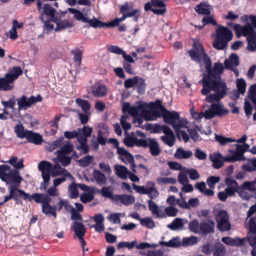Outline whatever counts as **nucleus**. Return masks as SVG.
I'll return each instance as SVG.
<instances>
[{
  "label": "nucleus",
  "mask_w": 256,
  "mask_h": 256,
  "mask_svg": "<svg viewBox=\"0 0 256 256\" xmlns=\"http://www.w3.org/2000/svg\"><path fill=\"white\" fill-rule=\"evenodd\" d=\"M188 52L192 60L200 64L202 62L205 64L208 74L203 78V88L201 92L203 95L207 96L206 101L208 102L220 101L226 94L227 90L226 84L220 76L224 70L223 64L214 63L212 70L210 59L198 42H194L192 48Z\"/></svg>",
  "instance_id": "1"
},
{
  "label": "nucleus",
  "mask_w": 256,
  "mask_h": 256,
  "mask_svg": "<svg viewBox=\"0 0 256 256\" xmlns=\"http://www.w3.org/2000/svg\"><path fill=\"white\" fill-rule=\"evenodd\" d=\"M216 102V103L212 102L210 107L204 112H198L194 108L190 110V112L194 119L198 122L201 120L202 118L206 120H210L216 116H222L227 114L228 110L220 102Z\"/></svg>",
  "instance_id": "2"
},
{
  "label": "nucleus",
  "mask_w": 256,
  "mask_h": 256,
  "mask_svg": "<svg viewBox=\"0 0 256 256\" xmlns=\"http://www.w3.org/2000/svg\"><path fill=\"white\" fill-rule=\"evenodd\" d=\"M22 74L20 66H14L10 70L4 78H0V90H10L14 88V82Z\"/></svg>",
  "instance_id": "3"
},
{
  "label": "nucleus",
  "mask_w": 256,
  "mask_h": 256,
  "mask_svg": "<svg viewBox=\"0 0 256 256\" xmlns=\"http://www.w3.org/2000/svg\"><path fill=\"white\" fill-rule=\"evenodd\" d=\"M31 198L36 202L42 204V211L43 214L48 216H52L56 218V206H50L52 198L50 197L43 193H34L32 194Z\"/></svg>",
  "instance_id": "4"
},
{
  "label": "nucleus",
  "mask_w": 256,
  "mask_h": 256,
  "mask_svg": "<svg viewBox=\"0 0 256 256\" xmlns=\"http://www.w3.org/2000/svg\"><path fill=\"white\" fill-rule=\"evenodd\" d=\"M232 38V33L228 28L218 26L216 30V37L213 42V46L217 50L225 48L228 42Z\"/></svg>",
  "instance_id": "5"
},
{
  "label": "nucleus",
  "mask_w": 256,
  "mask_h": 256,
  "mask_svg": "<svg viewBox=\"0 0 256 256\" xmlns=\"http://www.w3.org/2000/svg\"><path fill=\"white\" fill-rule=\"evenodd\" d=\"M163 120L165 123L170 124L174 130H178V128H187V120L180 118L179 114L175 111L164 110Z\"/></svg>",
  "instance_id": "6"
},
{
  "label": "nucleus",
  "mask_w": 256,
  "mask_h": 256,
  "mask_svg": "<svg viewBox=\"0 0 256 256\" xmlns=\"http://www.w3.org/2000/svg\"><path fill=\"white\" fill-rule=\"evenodd\" d=\"M247 136L244 135L240 138L236 140L234 142L238 143H244L242 144H236V150H230L231 159L226 158L225 160H256V159H246L244 156V152L248 151L250 148V146L245 143L246 140Z\"/></svg>",
  "instance_id": "7"
},
{
  "label": "nucleus",
  "mask_w": 256,
  "mask_h": 256,
  "mask_svg": "<svg viewBox=\"0 0 256 256\" xmlns=\"http://www.w3.org/2000/svg\"><path fill=\"white\" fill-rule=\"evenodd\" d=\"M68 10L70 13L74 14V17L77 20L84 23H88L92 28H101L105 27L106 25L105 22L98 20L96 18H94L92 19H88L86 15L76 8H68Z\"/></svg>",
  "instance_id": "8"
},
{
  "label": "nucleus",
  "mask_w": 256,
  "mask_h": 256,
  "mask_svg": "<svg viewBox=\"0 0 256 256\" xmlns=\"http://www.w3.org/2000/svg\"><path fill=\"white\" fill-rule=\"evenodd\" d=\"M238 38L242 36L246 37L248 42L247 49L250 52H254L256 50V32L248 28H241L239 27L238 32H236Z\"/></svg>",
  "instance_id": "9"
},
{
  "label": "nucleus",
  "mask_w": 256,
  "mask_h": 256,
  "mask_svg": "<svg viewBox=\"0 0 256 256\" xmlns=\"http://www.w3.org/2000/svg\"><path fill=\"white\" fill-rule=\"evenodd\" d=\"M92 128L90 127L84 126L82 129H78V132H81L82 136H80L78 137V142L79 144L76 146V148L84 154H86L88 152L89 148L87 144V138L91 136Z\"/></svg>",
  "instance_id": "10"
},
{
  "label": "nucleus",
  "mask_w": 256,
  "mask_h": 256,
  "mask_svg": "<svg viewBox=\"0 0 256 256\" xmlns=\"http://www.w3.org/2000/svg\"><path fill=\"white\" fill-rule=\"evenodd\" d=\"M52 168L50 162L41 161L38 165V170L42 172L43 182H41L40 188L41 190H45L49 184L50 180V170Z\"/></svg>",
  "instance_id": "11"
},
{
  "label": "nucleus",
  "mask_w": 256,
  "mask_h": 256,
  "mask_svg": "<svg viewBox=\"0 0 256 256\" xmlns=\"http://www.w3.org/2000/svg\"><path fill=\"white\" fill-rule=\"evenodd\" d=\"M58 160H71L78 158L76 152L74 151V146L70 142L64 144L62 148L56 152Z\"/></svg>",
  "instance_id": "12"
},
{
  "label": "nucleus",
  "mask_w": 256,
  "mask_h": 256,
  "mask_svg": "<svg viewBox=\"0 0 256 256\" xmlns=\"http://www.w3.org/2000/svg\"><path fill=\"white\" fill-rule=\"evenodd\" d=\"M134 189L138 193L148 194L150 199H155L159 195L158 191L155 187V184L152 181L148 182L146 187L132 184Z\"/></svg>",
  "instance_id": "13"
},
{
  "label": "nucleus",
  "mask_w": 256,
  "mask_h": 256,
  "mask_svg": "<svg viewBox=\"0 0 256 256\" xmlns=\"http://www.w3.org/2000/svg\"><path fill=\"white\" fill-rule=\"evenodd\" d=\"M155 132L157 133H160L162 132L165 134L164 136L160 137L162 142L170 146H172L174 145L176 138L172 130L166 125L156 126Z\"/></svg>",
  "instance_id": "14"
},
{
  "label": "nucleus",
  "mask_w": 256,
  "mask_h": 256,
  "mask_svg": "<svg viewBox=\"0 0 256 256\" xmlns=\"http://www.w3.org/2000/svg\"><path fill=\"white\" fill-rule=\"evenodd\" d=\"M216 220L217 222V228L219 230L227 232L231 229V224L226 211L220 210L216 216Z\"/></svg>",
  "instance_id": "15"
},
{
  "label": "nucleus",
  "mask_w": 256,
  "mask_h": 256,
  "mask_svg": "<svg viewBox=\"0 0 256 256\" xmlns=\"http://www.w3.org/2000/svg\"><path fill=\"white\" fill-rule=\"evenodd\" d=\"M145 104L141 102H138L134 106H131L128 102H124L122 107V112H128L130 116L136 117L142 116Z\"/></svg>",
  "instance_id": "16"
},
{
  "label": "nucleus",
  "mask_w": 256,
  "mask_h": 256,
  "mask_svg": "<svg viewBox=\"0 0 256 256\" xmlns=\"http://www.w3.org/2000/svg\"><path fill=\"white\" fill-rule=\"evenodd\" d=\"M42 97L39 94L37 95L36 96H32L28 98L23 95L16 99L18 110H26L28 108H30L32 105L36 102H42Z\"/></svg>",
  "instance_id": "17"
},
{
  "label": "nucleus",
  "mask_w": 256,
  "mask_h": 256,
  "mask_svg": "<svg viewBox=\"0 0 256 256\" xmlns=\"http://www.w3.org/2000/svg\"><path fill=\"white\" fill-rule=\"evenodd\" d=\"M8 190L10 194L13 196L12 199L14 200L16 204H18V198H22L24 200H28L32 201V194L26 192L24 190L18 188L17 186H11L8 188Z\"/></svg>",
  "instance_id": "18"
},
{
  "label": "nucleus",
  "mask_w": 256,
  "mask_h": 256,
  "mask_svg": "<svg viewBox=\"0 0 256 256\" xmlns=\"http://www.w3.org/2000/svg\"><path fill=\"white\" fill-rule=\"evenodd\" d=\"M37 5L38 10L41 13V16H40V20L42 22H44V14L50 16V18H54L55 10L49 4H46L44 5V7L42 8V4L40 0H38L37 2Z\"/></svg>",
  "instance_id": "19"
},
{
  "label": "nucleus",
  "mask_w": 256,
  "mask_h": 256,
  "mask_svg": "<svg viewBox=\"0 0 256 256\" xmlns=\"http://www.w3.org/2000/svg\"><path fill=\"white\" fill-rule=\"evenodd\" d=\"M215 222L210 219L202 220L200 224V230L202 234H208L214 232Z\"/></svg>",
  "instance_id": "20"
},
{
  "label": "nucleus",
  "mask_w": 256,
  "mask_h": 256,
  "mask_svg": "<svg viewBox=\"0 0 256 256\" xmlns=\"http://www.w3.org/2000/svg\"><path fill=\"white\" fill-rule=\"evenodd\" d=\"M244 20L246 22V24L244 26L240 24H236L234 26V30L236 32H238L239 27L241 28H248L254 30L256 28V16H242Z\"/></svg>",
  "instance_id": "21"
},
{
  "label": "nucleus",
  "mask_w": 256,
  "mask_h": 256,
  "mask_svg": "<svg viewBox=\"0 0 256 256\" xmlns=\"http://www.w3.org/2000/svg\"><path fill=\"white\" fill-rule=\"evenodd\" d=\"M50 163L52 166L50 170V176L51 175L52 177H55L63 174L65 176H68L70 179L73 178L72 175L66 169L62 168L60 164L56 163L52 166L50 162Z\"/></svg>",
  "instance_id": "22"
},
{
  "label": "nucleus",
  "mask_w": 256,
  "mask_h": 256,
  "mask_svg": "<svg viewBox=\"0 0 256 256\" xmlns=\"http://www.w3.org/2000/svg\"><path fill=\"white\" fill-rule=\"evenodd\" d=\"M188 222L186 218H176L173 221L167 226V227L172 230H182L184 229V224Z\"/></svg>",
  "instance_id": "23"
},
{
  "label": "nucleus",
  "mask_w": 256,
  "mask_h": 256,
  "mask_svg": "<svg viewBox=\"0 0 256 256\" xmlns=\"http://www.w3.org/2000/svg\"><path fill=\"white\" fill-rule=\"evenodd\" d=\"M154 9L152 12L157 15H163L166 12V4L162 0H151Z\"/></svg>",
  "instance_id": "24"
},
{
  "label": "nucleus",
  "mask_w": 256,
  "mask_h": 256,
  "mask_svg": "<svg viewBox=\"0 0 256 256\" xmlns=\"http://www.w3.org/2000/svg\"><path fill=\"white\" fill-rule=\"evenodd\" d=\"M8 180H10L13 184H16L18 186L23 180L22 178L20 175V172L18 170H11L10 169L6 178V182Z\"/></svg>",
  "instance_id": "25"
},
{
  "label": "nucleus",
  "mask_w": 256,
  "mask_h": 256,
  "mask_svg": "<svg viewBox=\"0 0 256 256\" xmlns=\"http://www.w3.org/2000/svg\"><path fill=\"white\" fill-rule=\"evenodd\" d=\"M107 88L100 82L96 83L92 86V93L96 97H102L106 94Z\"/></svg>",
  "instance_id": "26"
},
{
  "label": "nucleus",
  "mask_w": 256,
  "mask_h": 256,
  "mask_svg": "<svg viewBox=\"0 0 256 256\" xmlns=\"http://www.w3.org/2000/svg\"><path fill=\"white\" fill-rule=\"evenodd\" d=\"M224 64L226 68L228 70L237 66L239 64L238 56L236 54H231L228 59L224 60Z\"/></svg>",
  "instance_id": "27"
},
{
  "label": "nucleus",
  "mask_w": 256,
  "mask_h": 256,
  "mask_svg": "<svg viewBox=\"0 0 256 256\" xmlns=\"http://www.w3.org/2000/svg\"><path fill=\"white\" fill-rule=\"evenodd\" d=\"M26 138L28 142L38 145L41 144L42 141L41 135L30 130L27 132Z\"/></svg>",
  "instance_id": "28"
},
{
  "label": "nucleus",
  "mask_w": 256,
  "mask_h": 256,
  "mask_svg": "<svg viewBox=\"0 0 256 256\" xmlns=\"http://www.w3.org/2000/svg\"><path fill=\"white\" fill-rule=\"evenodd\" d=\"M72 228L73 230L78 238L84 236L86 233V229L82 222L78 221L74 222Z\"/></svg>",
  "instance_id": "29"
},
{
  "label": "nucleus",
  "mask_w": 256,
  "mask_h": 256,
  "mask_svg": "<svg viewBox=\"0 0 256 256\" xmlns=\"http://www.w3.org/2000/svg\"><path fill=\"white\" fill-rule=\"evenodd\" d=\"M152 200L148 201L149 210L152 212V214H156L157 218H166V214L163 212H160L158 206Z\"/></svg>",
  "instance_id": "30"
},
{
  "label": "nucleus",
  "mask_w": 256,
  "mask_h": 256,
  "mask_svg": "<svg viewBox=\"0 0 256 256\" xmlns=\"http://www.w3.org/2000/svg\"><path fill=\"white\" fill-rule=\"evenodd\" d=\"M192 156V152L190 150H185L183 148H178L176 150L174 156L178 159H188Z\"/></svg>",
  "instance_id": "31"
},
{
  "label": "nucleus",
  "mask_w": 256,
  "mask_h": 256,
  "mask_svg": "<svg viewBox=\"0 0 256 256\" xmlns=\"http://www.w3.org/2000/svg\"><path fill=\"white\" fill-rule=\"evenodd\" d=\"M100 130L98 136V142L102 145L106 144V138L102 136V134H108V127L104 124L99 125Z\"/></svg>",
  "instance_id": "32"
},
{
  "label": "nucleus",
  "mask_w": 256,
  "mask_h": 256,
  "mask_svg": "<svg viewBox=\"0 0 256 256\" xmlns=\"http://www.w3.org/2000/svg\"><path fill=\"white\" fill-rule=\"evenodd\" d=\"M212 7L206 2H201L194 7L195 10L199 14H208L210 12Z\"/></svg>",
  "instance_id": "33"
},
{
  "label": "nucleus",
  "mask_w": 256,
  "mask_h": 256,
  "mask_svg": "<svg viewBox=\"0 0 256 256\" xmlns=\"http://www.w3.org/2000/svg\"><path fill=\"white\" fill-rule=\"evenodd\" d=\"M116 196L118 200L126 206L133 204L135 201L134 197L130 194H120L117 195Z\"/></svg>",
  "instance_id": "34"
},
{
  "label": "nucleus",
  "mask_w": 256,
  "mask_h": 256,
  "mask_svg": "<svg viewBox=\"0 0 256 256\" xmlns=\"http://www.w3.org/2000/svg\"><path fill=\"white\" fill-rule=\"evenodd\" d=\"M148 146L152 156H156L160 154L161 150L159 148V144L154 139H149Z\"/></svg>",
  "instance_id": "35"
},
{
  "label": "nucleus",
  "mask_w": 256,
  "mask_h": 256,
  "mask_svg": "<svg viewBox=\"0 0 256 256\" xmlns=\"http://www.w3.org/2000/svg\"><path fill=\"white\" fill-rule=\"evenodd\" d=\"M94 177L97 184L102 186L106 182L107 178L106 176L98 170H94Z\"/></svg>",
  "instance_id": "36"
},
{
  "label": "nucleus",
  "mask_w": 256,
  "mask_h": 256,
  "mask_svg": "<svg viewBox=\"0 0 256 256\" xmlns=\"http://www.w3.org/2000/svg\"><path fill=\"white\" fill-rule=\"evenodd\" d=\"M117 152L121 160H134L133 156L123 148H118Z\"/></svg>",
  "instance_id": "37"
},
{
  "label": "nucleus",
  "mask_w": 256,
  "mask_h": 256,
  "mask_svg": "<svg viewBox=\"0 0 256 256\" xmlns=\"http://www.w3.org/2000/svg\"><path fill=\"white\" fill-rule=\"evenodd\" d=\"M16 99L14 96H12L8 100H2L1 102L4 108H10L12 110V112H14L16 110L14 108Z\"/></svg>",
  "instance_id": "38"
},
{
  "label": "nucleus",
  "mask_w": 256,
  "mask_h": 256,
  "mask_svg": "<svg viewBox=\"0 0 256 256\" xmlns=\"http://www.w3.org/2000/svg\"><path fill=\"white\" fill-rule=\"evenodd\" d=\"M76 102L86 113H88L90 108V105L86 100L78 98L76 100Z\"/></svg>",
  "instance_id": "39"
},
{
  "label": "nucleus",
  "mask_w": 256,
  "mask_h": 256,
  "mask_svg": "<svg viewBox=\"0 0 256 256\" xmlns=\"http://www.w3.org/2000/svg\"><path fill=\"white\" fill-rule=\"evenodd\" d=\"M242 189L247 190L251 192L256 191V180L252 181L244 182L240 186Z\"/></svg>",
  "instance_id": "40"
},
{
  "label": "nucleus",
  "mask_w": 256,
  "mask_h": 256,
  "mask_svg": "<svg viewBox=\"0 0 256 256\" xmlns=\"http://www.w3.org/2000/svg\"><path fill=\"white\" fill-rule=\"evenodd\" d=\"M54 23L56 24V27L55 28V31L66 29L69 28H71L72 26V22H69L67 20H56V21H54Z\"/></svg>",
  "instance_id": "41"
},
{
  "label": "nucleus",
  "mask_w": 256,
  "mask_h": 256,
  "mask_svg": "<svg viewBox=\"0 0 256 256\" xmlns=\"http://www.w3.org/2000/svg\"><path fill=\"white\" fill-rule=\"evenodd\" d=\"M161 246H164L170 248H178L180 246V242L178 238H173L168 242L161 241L159 242Z\"/></svg>",
  "instance_id": "42"
},
{
  "label": "nucleus",
  "mask_w": 256,
  "mask_h": 256,
  "mask_svg": "<svg viewBox=\"0 0 256 256\" xmlns=\"http://www.w3.org/2000/svg\"><path fill=\"white\" fill-rule=\"evenodd\" d=\"M136 136L134 134H128L124 138V142L125 145L128 147H132L136 146Z\"/></svg>",
  "instance_id": "43"
},
{
  "label": "nucleus",
  "mask_w": 256,
  "mask_h": 256,
  "mask_svg": "<svg viewBox=\"0 0 256 256\" xmlns=\"http://www.w3.org/2000/svg\"><path fill=\"white\" fill-rule=\"evenodd\" d=\"M14 132L18 137L22 138L26 137L28 130H25L24 127L22 124H17L14 128Z\"/></svg>",
  "instance_id": "44"
},
{
  "label": "nucleus",
  "mask_w": 256,
  "mask_h": 256,
  "mask_svg": "<svg viewBox=\"0 0 256 256\" xmlns=\"http://www.w3.org/2000/svg\"><path fill=\"white\" fill-rule=\"evenodd\" d=\"M116 174L122 179H126L128 178L129 172L125 166H118L116 167Z\"/></svg>",
  "instance_id": "45"
},
{
  "label": "nucleus",
  "mask_w": 256,
  "mask_h": 256,
  "mask_svg": "<svg viewBox=\"0 0 256 256\" xmlns=\"http://www.w3.org/2000/svg\"><path fill=\"white\" fill-rule=\"evenodd\" d=\"M156 182L160 184H174L176 180V178L172 177H159L157 178Z\"/></svg>",
  "instance_id": "46"
},
{
  "label": "nucleus",
  "mask_w": 256,
  "mask_h": 256,
  "mask_svg": "<svg viewBox=\"0 0 256 256\" xmlns=\"http://www.w3.org/2000/svg\"><path fill=\"white\" fill-rule=\"evenodd\" d=\"M73 54V60L78 66H80L82 62V51L80 50H75L72 51Z\"/></svg>",
  "instance_id": "47"
},
{
  "label": "nucleus",
  "mask_w": 256,
  "mask_h": 256,
  "mask_svg": "<svg viewBox=\"0 0 256 256\" xmlns=\"http://www.w3.org/2000/svg\"><path fill=\"white\" fill-rule=\"evenodd\" d=\"M226 249L222 244H218L215 246L214 250V256H224Z\"/></svg>",
  "instance_id": "48"
},
{
  "label": "nucleus",
  "mask_w": 256,
  "mask_h": 256,
  "mask_svg": "<svg viewBox=\"0 0 256 256\" xmlns=\"http://www.w3.org/2000/svg\"><path fill=\"white\" fill-rule=\"evenodd\" d=\"M121 14H130L133 10V4L132 2H127L120 6Z\"/></svg>",
  "instance_id": "49"
},
{
  "label": "nucleus",
  "mask_w": 256,
  "mask_h": 256,
  "mask_svg": "<svg viewBox=\"0 0 256 256\" xmlns=\"http://www.w3.org/2000/svg\"><path fill=\"white\" fill-rule=\"evenodd\" d=\"M140 224L141 225L149 228H152L155 226L154 222L150 217H146L144 218H142L140 220Z\"/></svg>",
  "instance_id": "50"
},
{
  "label": "nucleus",
  "mask_w": 256,
  "mask_h": 256,
  "mask_svg": "<svg viewBox=\"0 0 256 256\" xmlns=\"http://www.w3.org/2000/svg\"><path fill=\"white\" fill-rule=\"evenodd\" d=\"M100 193L103 197L104 198H112L113 196L112 188L110 186L103 187L100 191Z\"/></svg>",
  "instance_id": "51"
},
{
  "label": "nucleus",
  "mask_w": 256,
  "mask_h": 256,
  "mask_svg": "<svg viewBox=\"0 0 256 256\" xmlns=\"http://www.w3.org/2000/svg\"><path fill=\"white\" fill-rule=\"evenodd\" d=\"M236 87L240 94H244L246 92V82L244 79L239 78L236 80Z\"/></svg>",
  "instance_id": "52"
},
{
  "label": "nucleus",
  "mask_w": 256,
  "mask_h": 256,
  "mask_svg": "<svg viewBox=\"0 0 256 256\" xmlns=\"http://www.w3.org/2000/svg\"><path fill=\"white\" fill-rule=\"evenodd\" d=\"M130 118L128 115H123L120 118V124L122 128L124 130L126 134V130H129L131 128V124L129 122H127V120Z\"/></svg>",
  "instance_id": "53"
},
{
  "label": "nucleus",
  "mask_w": 256,
  "mask_h": 256,
  "mask_svg": "<svg viewBox=\"0 0 256 256\" xmlns=\"http://www.w3.org/2000/svg\"><path fill=\"white\" fill-rule=\"evenodd\" d=\"M189 230L190 232L195 234H198L200 232V224L197 220H194L190 221L188 224Z\"/></svg>",
  "instance_id": "54"
},
{
  "label": "nucleus",
  "mask_w": 256,
  "mask_h": 256,
  "mask_svg": "<svg viewBox=\"0 0 256 256\" xmlns=\"http://www.w3.org/2000/svg\"><path fill=\"white\" fill-rule=\"evenodd\" d=\"M142 116L146 120H155L156 116L154 115V110H146V106L143 110Z\"/></svg>",
  "instance_id": "55"
},
{
  "label": "nucleus",
  "mask_w": 256,
  "mask_h": 256,
  "mask_svg": "<svg viewBox=\"0 0 256 256\" xmlns=\"http://www.w3.org/2000/svg\"><path fill=\"white\" fill-rule=\"evenodd\" d=\"M10 168L8 165H0V178L3 182H6V178Z\"/></svg>",
  "instance_id": "56"
},
{
  "label": "nucleus",
  "mask_w": 256,
  "mask_h": 256,
  "mask_svg": "<svg viewBox=\"0 0 256 256\" xmlns=\"http://www.w3.org/2000/svg\"><path fill=\"white\" fill-rule=\"evenodd\" d=\"M216 140L221 145H224L228 142H234L236 140L230 138H226L220 135L216 134Z\"/></svg>",
  "instance_id": "57"
},
{
  "label": "nucleus",
  "mask_w": 256,
  "mask_h": 256,
  "mask_svg": "<svg viewBox=\"0 0 256 256\" xmlns=\"http://www.w3.org/2000/svg\"><path fill=\"white\" fill-rule=\"evenodd\" d=\"M248 96L252 102L256 106V84L250 86L248 91Z\"/></svg>",
  "instance_id": "58"
},
{
  "label": "nucleus",
  "mask_w": 256,
  "mask_h": 256,
  "mask_svg": "<svg viewBox=\"0 0 256 256\" xmlns=\"http://www.w3.org/2000/svg\"><path fill=\"white\" fill-rule=\"evenodd\" d=\"M183 128H178V130H174L178 138L179 139L181 138L186 142H188L190 139L189 135L184 130H182Z\"/></svg>",
  "instance_id": "59"
},
{
  "label": "nucleus",
  "mask_w": 256,
  "mask_h": 256,
  "mask_svg": "<svg viewBox=\"0 0 256 256\" xmlns=\"http://www.w3.org/2000/svg\"><path fill=\"white\" fill-rule=\"evenodd\" d=\"M184 172L189 175L190 178L192 180H196L200 178L199 174L195 169L185 168Z\"/></svg>",
  "instance_id": "60"
},
{
  "label": "nucleus",
  "mask_w": 256,
  "mask_h": 256,
  "mask_svg": "<svg viewBox=\"0 0 256 256\" xmlns=\"http://www.w3.org/2000/svg\"><path fill=\"white\" fill-rule=\"evenodd\" d=\"M138 76H134L132 78L126 80L124 83V87L126 88H129L134 86L138 82Z\"/></svg>",
  "instance_id": "61"
},
{
  "label": "nucleus",
  "mask_w": 256,
  "mask_h": 256,
  "mask_svg": "<svg viewBox=\"0 0 256 256\" xmlns=\"http://www.w3.org/2000/svg\"><path fill=\"white\" fill-rule=\"evenodd\" d=\"M225 183L228 188L235 189L236 192L240 188V186H238V184L236 180L230 178H226L225 180Z\"/></svg>",
  "instance_id": "62"
},
{
  "label": "nucleus",
  "mask_w": 256,
  "mask_h": 256,
  "mask_svg": "<svg viewBox=\"0 0 256 256\" xmlns=\"http://www.w3.org/2000/svg\"><path fill=\"white\" fill-rule=\"evenodd\" d=\"M219 176H210L206 180L208 185L211 188H214L215 184L220 181Z\"/></svg>",
  "instance_id": "63"
},
{
  "label": "nucleus",
  "mask_w": 256,
  "mask_h": 256,
  "mask_svg": "<svg viewBox=\"0 0 256 256\" xmlns=\"http://www.w3.org/2000/svg\"><path fill=\"white\" fill-rule=\"evenodd\" d=\"M68 191L70 194V198H75L78 197V192L77 188V186L74 184L68 186Z\"/></svg>",
  "instance_id": "64"
}]
</instances>
